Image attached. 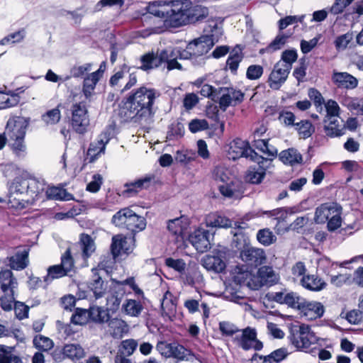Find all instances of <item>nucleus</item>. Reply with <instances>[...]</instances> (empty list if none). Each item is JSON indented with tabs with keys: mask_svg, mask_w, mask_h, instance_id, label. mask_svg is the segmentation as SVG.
I'll return each instance as SVG.
<instances>
[{
	"mask_svg": "<svg viewBox=\"0 0 363 363\" xmlns=\"http://www.w3.org/2000/svg\"><path fill=\"white\" fill-rule=\"evenodd\" d=\"M71 126L79 134L86 132L89 125V118L86 106L83 103H75L71 107Z\"/></svg>",
	"mask_w": 363,
	"mask_h": 363,
	"instance_id": "nucleus-10",
	"label": "nucleus"
},
{
	"mask_svg": "<svg viewBox=\"0 0 363 363\" xmlns=\"http://www.w3.org/2000/svg\"><path fill=\"white\" fill-rule=\"evenodd\" d=\"M212 48V42H207V40L202 35L190 42L189 49L194 50L193 65L195 66L203 65L206 60L210 57L209 55L206 56V54Z\"/></svg>",
	"mask_w": 363,
	"mask_h": 363,
	"instance_id": "nucleus-15",
	"label": "nucleus"
},
{
	"mask_svg": "<svg viewBox=\"0 0 363 363\" xmlns=\"http://www.w3.org/2000/svg\"><path fill=\"white\" fill-rule=\"evenodd\" d=\"M240 257L249 265L257 267L266 259L265 252L261 248L247 246L240 252Z\"/></svg>",
	"mask_w": 363,
	"mask_h": 363,
	"instance_id": "nucleus-19",
	"label": "nucleus"
},
{
	"mask_svg": "<svg viewBox=\"0 0 363 363\" xmlns=\"http://www.w3.org/2000/svg\"><path fill=\"white\" fill-rule=\"evenodd\" d=\"M125 314L132 316H138L143 309V306L140 301L133 299H128L122 306Z\"/></svg>",
	"mask_w": 363,
	"mask_h": 363,
	"instance_id": "nucleus-52",
	"label": "nucleus"
},
{
	"mask_svg": "<svg viewBox=\"0 0 363 363\" xmlns=\"http://www.w3.org/2000/svg\"><path fill=\"white\" fill-rule=\"evenodd\" d=\"M224 258V256L220 252L214 255H206L202 259V265L208 271L220 273L223 272L226 267Z\"/></svg>",
	"mask_w": 363,
	"mask_h": 363,
	"instance_id": "nucleus-25",
	"label": "nucleus"
},
{
	"mask_svg": "<svg viewBox=\"0 0 363 363\" xmlns=\"http://www.w3.org/2000/svg\"><path fill=\"white\" fill-rule=\"evenodd\" d=\"M91 63H85L82 65H75L71 68L70 75L66 76L64 78L63 82L69 80L71 77L83 78L85 76V74H86L89 71H91Z\"/></svg>",
	"mask_w": 363,
	"mask_h": 363,
	"instance_id": "nucleus-56",
	"label": "nucleus"
},
{
	"mask_svg": "<svg viewBox=\"0 0 363 363\" xmlns=\"http://www.w3.org/2000/svg\"><path fill=\"white\" fill-rule=\"evenodd\" d=\"M33 342L37 349L45 352L51 350L54 346V342L50 338L41 335H36Z\"/></svg>",
	"mask_w": 363,
	"mask_h": 363,
	"instance_id": "nucleus-64",
	"label": "nucleus"
},
{
	"mask_svg": "<svg viewBox=\"0 0 363 363\" xmlns=\"http://www.w3.org/2000/svg\"><path fill=\"white\" fill-rule=\"evenodd\" d=\"M213 237V233L200 226L189 234L188 240L198 252L203 253L211 248V239Z\"/></svg>",
	"mask_w": 363,
	"mask_h": 363,
	"instance_id": "nucleus-12",
	"label": "nucleus"
},
{
	"mask_svg": "<svg viewBox=\"0 0 363 363\" xmlns=\"http://www.w3.org/2000/svg\"><path fill=\"white\" fill-rule=\"evenodd\" d=\"M340 204L335 202L322 203L315 208L314 221L317 224H324L328 222L334 214L332 208H339Z\"/></svg>",
	"mask_w": 363,
	"mask_h": 363,
	"instance_id": "nucleus-28",
	"label": "nucleus"
},
{
	"mask_svg": "<svg viewBox=\"0 0 363 363\" xmlns=\"http://www.w3.org/2000/svg\"><path fill=\"white\" fill-rule=\"evenodd\" d=\"M130 209L125 208L118 211L112 217V223L118 227L125 228L128 216H130Z\"/></svg>",
	"mask_w": 363,
	"mask_h": 363,
	"instance_id": "nucleus-63",
	"label": "nucleus"
},
{
	"mask_svg": "<svg viewBox=\"0 0 363 363\" xmlns=\"http://www.w3.org/2000/svg\"><path fill=\"white\" fill-rule=\"evenodd\" d=\"M204 223L206 228H229L231 227V220L226 216L217 212L211 213L206 216Z\"/></svg>",
	"mask_w": 363,
	"mask_h": 363,
	"instance_id": "nucleus-31",
	"label": "nucleus"
},
{
	"mask_svg": "<svg viewBox=\"0 0 363 363\" xmlns=\"http://www.w3.org/2000/svg\"><path fill=\"white\" fill-rule=\"evenodd\" d=\"M244 55L239 48H234L226 60V68L233 74H237L240 63L242 62Z\"/></svg>",
	"mask_w": 363,
	"mask_h": 363,
	"instance_id": "nucleus-42",
	"label": "nucleus"
},
{
	"mask_svg": "<svg viewBox=\"0 0 363 363\" xmlns=\"http://www.w3.org/2000/svg\"><path fill=\"white\" fill-rule=\"evenodd\" d=\"M331 79L337 88L347 90L354 89L359 83L355 77L346 72L334 71Z\"/></svg>",
	"mask_w": 363,
	"mask_h": 363,
	"instance_id": "nucleus-20",
	"label": "nucleus"
},
{
	"mask_svg": "<svg viewBox=\"0 0 363 363\" xmlns=\"http://www.w3.org/2000/svg\"><path fill=\"white\" fill-rule=\"evenodd\" d=\"M332 213L334 214L330 219L327 222L328 230L330 232H333L341 227L342 223V208L340 206L339 208H332Z\"/></svg>",
	"mask_w": 363,
	"mask_h": 363,
	"instance_id": "nucleus-55",
	"label": "nucleus"
},
{
	"mask_svg": "<svg viewBox=\"0 0 363 363\" xmlns=\"http://www.w3.org/2000/svg\"><path fill=\"white\" fill-rule=\"evenodd\" d=\"M20 101L18 93L13 91L4 92L0 91V110L16 106Z\"/></svg>",
	"mask_w": 363,
	"mask_h": 363,
	"instance_id": "nucleus-46",
	"label": "nucleus"
},
{
	"mask_svg": "<svg viewBox=\"0 0 363 363\" xmlns=\"http://www.w3.org/2000/svg\"><path fill=\"white\" fill-rule=\"evenodd\" d=\"M26 196L30 199L29 203H32L35 200L41 198L46 189V184L44 179H36L34 177H28V183L26 186Z\"/></svg>",
	"mask_w": 363,
	"mask_h": 363,
	"instance_id": "nucleus-22",
	"label": "nucleus"
},
{
	"mask_svg": "<svg viewBox=\"0 0 363 363\" xmlns=\"http://www.w3.org/2000/svg\"><path fill=\"white\" fill-rule=\"evenodd\" d=\"M252 161L257 165L251 166L247 170L246 179L251 184H258L261 183L266 175V171L271 166V160L259 155Z\"/></svg>",
	"mask_w": 363,
	"mask_h": 363,
	"instance_id": "nucleus-14",
	"label": "nucleus"
},
{
	"mask_svg": "<svg viewBox=\"0 0 363 363\" xmlns=\"http://www.w3.org/2000/svg\"><path fill=\"white\" fill-rule=\"evenodd\" d=\"M128 240L122 235H116L112 238L111 250L113 258L119 256L122 253L128 254L131 251Z\"/></svg>",
	"mask_w": 363,
	"mask_h": 363,
	"instance_id": "nucleus-34",
	"label": "nucleus"
},
{
	"mask_svg": "<svg viewBox=\"0 0 363 363\" xmlns=\"http://www.w3.org/2000/svg\"><path fill=\"white\" fill-rule=\"evenodd\" d=\"M79 245L84 259L90 257L96 250L94 239L88 234L83 233L80 236Z\"/></svg>",
	"mask_w": 363,
	"mask_h": 363,
	"instance_id": "nucleus-44",
	"label": "nucleus"
},
{
	"mask_svg": "<svg viewBox=\"0 0 363 363\" xmlns=\"http://www.w3.org/2000/svg\"><path fill=\"white\" fill-rule=\"evenodd\" d=\"M269 298L274 302L279 304L286 305L288 307L300 311L304 298L299 296L296 292L282 291L272 292Z\"/></svg>",
	"mask_w": 363,
	"mask_h": 363,
	"instance_id": "nucleus-16",
	"label": "nucleus"
},
{
	"mask_svg": "<svg viewBox=\"0 0 363 363\" xmlns=\"http://www.w3.org/2000/svg\"><path fill=\"white\" fill-rule=\"evenodd\" d=\"M130 216L128 218L125 229L131 233L141 231L145 228L146 222L143 216L137 215L130 209Z\"/></svg>",
	"mask_w": 363,
	"mask_h": 363,
	"instance_id": "nucleus-43",
	"label": "nucleus"
},
{
	"mask_svg": "<svg viewBox=\"0 0 363 363\" xmlns=\"http://www.w3.org/2000/svg\"><path fill=\"white\" fill-rule=\"evenodd\" d=\"M290 70L291 65L281 62L276 63L268 78L269 86L274 90L279 89L286 82Z\"/></svg>",
	"mask_w": 363,
	"mask_h": 363,
	"instance_id": "nucleus-17",
	"label": "nucleus"
},
{
	"mask_svg": "<svg viewBox=\"0 0 363 363\" xmlns=\"http://www.w3.org/2000/svg\"><path fill=\"white\" fill-rule=\"evenodd\" d=\"M288 354L287 350L284 347H281L264 356V362L280 363L287 357Z\"/></svg>",
	"mask_w": 363,
	"mask_h": 363,
	"instance_id": "nucleus-62",
	"label": "nucleus"
},
{
	"mask_svg": "<svg viewBox=\"0 0 363 363\" xmlns=\"http://www.w3.org/2000/svg\"><path fill=\"white\" fill-rule=\"evenodd\" d=\"M162 316L165 320H172L175 316L177 306L172 299V295L170 292L167 291L163 296L162 303Z\"/></svg>",
	"mask_w": 363,
	"mask_h": 363,
	"instance_id": "nucleus-35",
	"label": "nucleus"
},
{
	"mask_svg": "<svg viewBox=\"0 0 363 363\" xmlns=\"http://www.w3.org/2000/svg\"><path fill=\"white\" fill-rule=\"evenodd\" d=\"M130 67L123 64L120 70L111 76L109 84L112 87L118 88L121 92L129 90L137 82L136 75L133 73L129 74Z\"/></svg>",
	"mask_w": 363,
	"mask_h": 363,
	"instance_id": "nucleus-9",
	"label": "nucleus"
},
{
	"mask_svg": "<svg viewBox=\"0 0 363 363\" xmlns=\"http://www.w3.org/2000/svg\"><path fill=\"white\" fill-rule=\"evenodd\" d=\"M324 130L330 138L340 137L344 134V129L340 124V118L323 119Z\"/></svg>",
	"mask_w": 363,
	"mask_h": 363,
	"instance_id": "nucleus-38",
	"label": "nucleus"
},
{
	"mask_svg": "<svg viewBox=\"0 0 363 363\" xmlns=\"http://www.w3.org/2000/svg\"><path fill=\"white\" fill-rule=\"evenodd\" d=\"M218 188L220 194L228 198H239L243 193L242 182L237 179L228 181Z\"/></svg>",
	"mask_w": 363,
	"mask_h": 363,
	"instance_id": "nucleus-30",
	"label": "nucleus"
},
{
	"mask_svg": "<svg viewBox=\"0 0 363 363\" xmlns=\"http://www.w3.org/2000/svg\"><path fill=\"white\" fill-rule=\"evenodd\" d=\"M145 10L162 20V25L157 28V33L195 23L208 15L206 6L191 0H155L147 4Z\"/></svg>",
	"mask_w": 363,
	"mask_h": 363,
	"instance_id": "nucleus-1",
	"label": "nucleus"
},
{
	"mask_svg": "<svg viewBox=\"0 0 363 363\" xmlns=\"http://www.w3.org/2000/svg\"><path fill=\"white\" fill-rule=\"evenodd\" d=\"M93 278L89 284V288L93 292L96 299L102 298L106 293L107 284L104 281L96 269H92Z\"/></svg>",
	"mask_w": 363,
	"mask_h": 363,
	"instance_id": "nucleus-33",
	"label": "nucleus"
},
{
	"mask_svg": "<svg viewBox=\"0 0 363 363\" xmlns=\"http://www.w3.org/2000/svg\"><path fill=\"white\" fill-rule=\"evenodd\" d=\"M253 146L267 155L268 157L265 158L270 160L271 162L277 156V149L274 146L270 145L268 140L260 138L254 139Z\"/></svg>",
	"mask_w": 363,
	"mask_h": 363,
	"instance_id": "nucleus-37",
	"label": "nucleus"
},
{
	"mask_svg": "<svg viewBox=\"0 0 363 363\" xmlns=\"http://www.w3.org/2000/svg\"><path fill=\"white\" fill-rule=\"evenodd\" d=\"M89 315L92 322L99 324L107 323L110 318L108 310L95 306L89 307Z\"/></svg>",
	"mask_w": 363,
	"mask_h": 363,
	"instance_id": "nucleus-47",
	"label": "nucleus"
},
{
	"mask_svg": "<svg viewBox=\"0 0 363 363\" xmlns=\"http://www.w3.org/2000/svg\"><path fill=\"white\" fill-rule=\"evenodd\" d=\"M29 121L23 117L10 118L6 124V133L13 154L19 160L27 155V147L25 143L26 130Z\"/></svg>",
	"mask_w": 363,
	"mask_h": 363,
	"instance_id": "nucleus-3",
	"label": "nucleus"
},
{
	"mask_svg": "<svg viewBox=\"0 0 363 363\" xmlns=\"http://www.w3.org/2000/svg\"><path fill=\"white\" fill-rule=\"evenodd\" d=\"M45 189V195L48 199L69 201L72 198V195L61 187L52 186Z\"/></svg>",
	"mask_w": 363,
	"mask_h": 363,
	"instance_id": "nucleus-48",
	"label": "nucleus"
},
{
	"mask_svg": "<svg viewBox=\"0 0 363 363\" xmlns=\"http://www.w3.org/2000/svg\"><path fill=\"white\" fill-rule=\"evenodd\" d=\"M109 331L114 338L121 337L124 334L127 333L129 330L128 325L125 321L121 318H109L107 322Z\"/></svg>",
	"mask_w": 363,
	"mask_h": 363,
	"instance_id": "nucleus-36",
	"label": "nucleus"
},
{
	"mask_svg": "<svg viewBox=\"0 0 363 363\" xmlns=\"http://www.w3.org/2000/svg\"><path fill=\"white\" fill-rule=\"evenodd\" d=\"M240 335L233 337V342L242 350L247 351L251 349L260 351L263 348V343L257 337V333L255 328L247 327L240 330Z\"/></svg>",
	"mask_w": 363,
	"mask_h": 363,
	"instance_id": "nucleus-8",
	"label": "nucleus"
},
{
	"mask_svg": "<svg viewBox=\"0 0 363 363\" xmlns=\"http://www.w3.org/2000/svg\"><path fill=\"white\" fill-rule=\"evenodd\" d=\"M264 286H272L277 283L278 278L272 267L263 266L258 269Z\"/></svg>",
	"mask_w": 363,
	"mask_h": 363,
	"instance_id": "nucleus-49",
	"label": "nucleus"
},
{
	"mask_svg": "<svg viewBox=\"0 0 363 363\" xmlns=\"http://www.w3.org/2000/svg\"><path fill=\"white\" fill-rule=\"evenodd\" d=\"M300 284L305 289L315 292L323 290L327 286L326 282L315 274L303 276Z\"/></svg>",
	"mask_w": 363,
	"mask_h": 363,
	"instance_id": "nucleus-29",
	"label": "nucleus"
},
{
	"mask_svg": "<svg viewBox=\"0 0 363 363\" xmlns=\"http://www.w3.org/2000/svg\"><path fill=\"white\" fill-rule=\"evenodd\" d=\"M204 31L206 34L203 35L206 40L207 42H212V46L218 43L223 35V29L221 27H219L216 23L213 25H209L208 28H206Z\"/></svg>",
	"mask_w": 363,
	"mask_h": 363,
	"instance_id": "nucleus-50",
	"label": "nucleus"
},
{
	"mask_svg": "<svg viewBox=\"0 0 363 363\" xmlns=\"http://www.w3.org/2000/svg\"><path fill=\"white\" fill-rule=\"evenodd\" d=\"M138 342L134 339L123 340L118 347L117 354L124 355L127 357L132 355L138 347Z\"/></svg>",
	"mask_w": 363,
	"mask_h": 363,
	"instance_id": "nucleus-54",
	"label": "nucleus"
},
{
	"mask_svg": "<svg viewBox=\"0 0 363 363\" xmlns=\"http://www.w3.org/2000/svg\"><path fill=\"white\" fill-rule=\"evenodd\" d=\"M13 347L0 345V363H22L18 356L13 354Z\"/></svg>",
	"mask_w": 363,
	"mask_h": 363,
	"instance_id": "nucleus-51",
	"label": "nucleus"
},
{
	"mask_svg": "<svg viewBox=\"0 0 363 363\" xmlns=\"http://www.w3.org/2000/svg\"><path fill=\"white\" fill-rule=\"evenodd\" d=\"M155 89L141 86L123 101L119 108V116L124 121L147 122L155 114L153 105L160 96Z\"/></svg>",
	"mask_w": 363,
	"mask_h": 363,
	"instance_id": "nucleus-2",
	"label": "nucleus"
},
{
	"mask_svg": "<svg viewBox=\"0 0 363 363\" xmlns=\"http://www.w3.org/2000/svg\"><path fill=\"white\" fill-rule=\"evenodd\" d=\"M18 282L13 273L9 269L0 272V306L5 311L12 310L14 302V289L17 288Z\"/></svg>",
	"mask_w": 363,
	"mask_h": 363,
	"instance_id": "nucleus-4",
	"label": "nucleus"
},
{
	"mask_svg": "<svg viewBox=\"0 0 363 363\" xmlns=\"http://www.w3.org/2000/svg\"><path fill=\"white\" fill-rule=\"evenodd\" d=\"M316 342V337L311 331V328L306 325H301L296 335H294L292 343L298 349H308Z\"/></svg>",
	"mask_w": 363,
	"mask_h": 363,
	"instance_id": "nucleus-18",
	"label": "nucleus"
},
{
	"mask_svg": "<svg viewBox=\"0 0 363 363\" xmlns=\"http://www.w3.org/2000/svg\"><path fill=\"white\" fill-rule=\"evenodd\" d=\"M28 251L26 249L18 251L9 259V266L15 270H22L28 264Z\"/></svg>",
	"mask_w": 363,
	"mask_h": 363,
	"instance_id": "nucleus-39",
	"label": "nucleus"
},
{
	"mask_svg": "<svg viewBox=\"0 0 363 363\" xmlns=\"http://www.w3.org/2000/svg\"><path fill=\"white\" fill-rule=\"evenodd\" d=\"M155 179L153 176H146L133 182L126 183L124 185V192L132 196L143 189H147L152 184Z\"/></svg>",
	"mask_w": 363,
	"mask_h": 363,
	"instance_id": "nucleus-32",
	"label": "nucleus"
},
{
	"mask_svg": "<svg viewBox=\"0 0 363 363\" xmlns=\"http://www.w3.org/2000/svg\"><path fill=\"white\" fill-rule=\"evenodd\" d=\"M182 278L184 284L191 286H201L203 283V277L196 267L188 269Z\"/></svg>",
	"mask_w": 363,
	"mask_h": 363,
	"instance_id": "nucleus-41",
	"label": "nucleus"
},
{
	"mask_svg": "<svg viewBox=\"0 0 363 363\" xmlns=\"http://www.w3.org/2000/svg\"><path fill=\"white\" fill-rule=\"evenodd\" d=\"M244 99V94L240 90L233 87H220L218 97L220 108L225 111L229 106H235L240 104Z\"/></svg>",
	"mask_w": 363,
	"mask_h": 363,
	"instance_id": "nucleus-11",
	"label": "nucleus"
},
{
	"mask_svg": "<svg viewBox=\"0 0 363 363\" xmlns=\"http://www.w3.org/2000/svg\"><path fill=\"white\" fill-rule=\"evenodd\" d=\"M47 272V275L44 277V281L47 283H50L54 279L68 276L60 264L49 267Z\"/></svg>",
	"mask_w": 363,
	"mask_h": 363,
	"instance_id": "nucleus-60",
	"label": "nucleus"
},
{
	"mask_svg": "<svg viewBox=\"0 0 363 363\" xmlns=\"http://www.w3.org/2000/svg\"><path fill=\"white\" fill-rule=\"evenodd\" d=\"M359 97H352L347 94L340 97V102L350 112L358 114L359 109Z\"/></svg>",
	"mask_w": 363,
	"mask_h": 363,
	"instance_id": "nucleus-58",
	"label": "nucleus"
},
{
	"mask_svg": "<svg viewBox=\"0 0 363 363\" xmlns=\"http://www.w3.org/2000/svg\"><path fill=\"white\" fill-rule=\"evenodd\" d=\"M234 279L235 281L240 285L247 286L252 290H258L264 286L258 271L257 274H253L248 271L240 272L235 276Z\"/></svg>",
	"mask_w": 363,
	"mask_h": 363,
	"instance_id": "nucleus-21",
	"label": "nucleus"
},
{
	"mask_svg": "<svg viewBox=\"0 0 363 363\" xmlns=\"http://www.w3.org/2000/svg\"><path fill=\"white\" fill-rule=\"evenodd\" d=\"M299 311L308 319L315 320L323 315L325 309L321 303L308 301L304 298Z\"/></svg>",
	"mask_w": 363,
	"mask_h": 363,
	"instance_id": "nucleus-26",
	"label": "nucleus"
},
{
	"mask_svg": "<svg viewBox=\"0 0 363 363\" xmlns=\"http://www.w3.org/2000/svg\"><path fill=\"white\" fill-rule=\"evenodd\" d=\"M28 177H16L9 184V203L15 208L22 209L30 202L29 199L23 197L26 192Z\"/></svg>",
	"mask_w": 363,
	"mask_h": 363,
	"instance_id": "nucleus-5",
	"label": "nucleus"
},
{
	"mask_svg": "<svg viewBox=\"0 0 363 363\" xmlns=\"http://www.w3.org/2000/svg\"><path fill=\"white\" fill-rule=\"evenodd\" d=\"M294 127L300 137L303 139L311 137L315 131L314 126L308 120H302L296 123Z\"/></svg>",
	"mask_w": 363,
	"mask_h": 363,
	"instance_id": "nucleus-53",
	"label": "nucleus"
},
{
	"mask_svg": "<svg viewBox=\"0 0 363 363\" xmlns=\"http://www.w3.org/2000/svg\"><path fill=\"white\" fill-rule=\"evenodd\" d=\"M167 57V53L163 52V50L159 54H155L154 52L146 53L140 58V69L144 71H147L157 68L164 62V60H166Z\"/></svg>",
	"mask_w": 363,
	"mask_h": 363,
	"instance_id": "nucleus-27",
	"label": "nucleus"
},
{
	"mask_svg": "<svg viewBox=\"0 0 363 363\" xmlns=\"http://www.w3.org/2000/svg\"><path fill=\"white\" fill-rule=\"evenodd\" d=\"M189 226V218L184 216L169 220L167 223V229L177 240H182Z\"/></svg>",
	"mask_w": 363,
	"mask_h": 363,
	"instance_id": "nucleus-23",
	"label": "nucleus"
},
{
	"mask_svg": "<svg viewBox=\"0 0 363 363\" xmlns=\"http://www.w3.org/2000/svg\"><path fill=\"white\" fill-rule=\"evenodd\" d=\"M279 159L283 163L291 166L301 164L303 162L301 154L294 148L281 151L279 154Z\"/></svg>",
	"mask_w": 363,
	"mask_h": 363,
	"instance_id": "nucleus-40",
	"label": "nucleus"
},
{
	"mask_svg": "<svg viewBox=\"0 0 363 363\" xmlns=\"http://www.w3.org/2000/svg\"><path fill=\"white\" fill-rule=\"evenodd\" d=\"M324 106L326 111L324 118H328V120L340 118V108L337 101L329 99L324 104Z\"/></svg>",
	"mask_w": 363,
	"mask_h": 363,
	"instance_id": "nucleus-57",
	"label": "nucleus"
},
{
	"mask_svg": "<svg viewBox=\"0 0 363 363\" xmlns=\"http://www.w3.org/2000/svg\"><path fill=\"white\" fill-rule=\"evenodd\" d=\"M90 320L89 308L83 309L77 308L71 317V323L74 325H82L86 324Z\"/></svg>",
	"mask_w": 363,
	"mask_h": 363,
	"instance_id": "nucleus-59",
	"label": "nucleus"
},
{
	"mask_svg": "<svg viewBox=\"0 0 363 363\" xmlns=\"http://www.w3.org/2000/svg\"><path fill=\"white\" fill-rule=\"evenodd\" d=\"M124 293L122 291L113 290L111 294L107 296V306H109L110 310L115 311L118 309Z\"/></svg>",
	"mask_w": 363,
	"mask_h": 363,
	"instance_id": "nucleus-61",
	"label": "nucleus"
},
{
	"mask_svg": "<svg viewBox=\"0 0 363 363\" xmlns=\"http://www.w3.org/2000/svg\"><path fill=\"white\" fill-rule=\"evenodd\" d=\"M228 155L229 158L233 160L240 157H245L252 160L259 155L250 147L248 142L240 138H236L230 144Z\"/></svg>",
	"mask_w": 363,
	"mask_h": 363,
	"instance_id": "nucleus-13",
	"label": "nucleus"
},
{
	"mask_svg": "<svg viewBox=\"0 0 363 363\" xmlns=\"http://www.w3.org/2000/svg\"><path fill=\"white\" fill-rule=\"evenodd\" d=\"M99 79V72H94L84 77L82 91L86 99L91 96Z\"/></svg>",
	"mask_w": 363,
	"mask_h": 363,
	"instance_id": "nucleus-45",
	"label": "nucleus"
},
{
	"mask_svg": "<svg viewBox=\"0 0 363 363\" xmlns=\"http://www.w3.org/2000/svg\"><path fill=\"white\" fill-rule=\"evenodd\" d=\"M64 357L69 358L72 361H77L82 359L85 356L84 348L79 344H67L62 350V353L60 352L57 354V351L54 352L53 357L55 361L61 360V355Z\"/></svg>",
	"mask_w": 363,
	"mask_h": 363,
	"instance_id": "nucleus-24",
	"label": "nucleus"
},
{
	"mask_svg": "<svg viewBox=\"0 0 363 363\" xmlns=\"http://www.w3.org/2000/svg\"><path fill=\"white\" fill-rule=\"evenodd\" d=\"M160 354L165 358H174L177 362H193L195 355L183 345L177 342L169 343L166 341H160L156 345Z\"/></svg>",
	"mask_w": 363,
	"mask_h": 363,
	"instance_id": "nucleus-6",
	"label": "nucleus"
},
{
	"mask_svg": "<svg viewBox=\"0 0 363 363\" xmlns=\"http://www.w3.org/2000/svg\"><path fill=\"white\" fill-rule=\"evenodd\" d=\"M113 129L111 128L103 131L94 142L89 144L86 155L84 157V163H93L102 155L105 154L106 146L113 137Z\"/></svg>",
	"mask_w": 363,
	"mask_h": 363,
	"instance_id": "nucleus-7",
	"label": "nucleus"
}]
</instances>
